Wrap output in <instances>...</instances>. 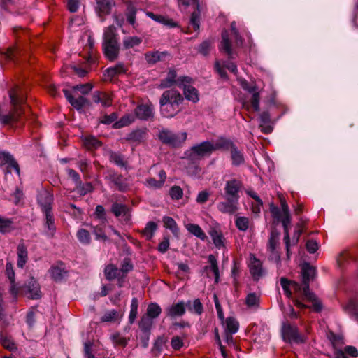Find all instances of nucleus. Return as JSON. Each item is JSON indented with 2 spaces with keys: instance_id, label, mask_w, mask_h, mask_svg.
Segmentation results:
<instances>
[{
  "instance_id": "69168bd1",
  "label": "nucleus",
  "mask_w": 358,
  "mask_h": 358,
  "mask_svg": "<svg viewBox=\"0 0 358 358\" xmlns=\"http://www.w3.org/2000/svg\"><path fill=\"white\" fill-rule=\"evenodd\" d=\"M145 132L141 130H136L129 134L127 140L135 143H140L143 140Z\"/></svg>"
},
{
  "instance_id": "a18cd8bd",
  "label": "nucleus",
  "mask_w": 358,
  "mask_h": 358,
  "mask_svg": "<svg viewBox=\"0 0 358 358\" xmlns=\"http://www.w3.org/2000/svg\"><path fill=\"white\" fill-rule=\"evenodd\" d=\"M6 173H10L13 170H14L17 175H20V167L17 162V161L13 158V157L9 153L8 156L6 157Z\"/></svg>"
},
{
  "instance_id": "a19ab883",
  "label": "nucleus",
  "mask_w": 358,
  "mask_h": 358,
  "mask_svg": "<svg viewBox=\"0 0 358 358\" xmlns=\"http://www.w3.org/2000/svg\"><path fill=\"white\" fill-rule=\"evenodd\" d=\"M83 142L87 150H94L101 146V142L92 136L85 137Z\"/></svg>"
},
{
  "instance_id": "8fccbe9b",
  "label": "nucleus",
  "mask_w": 358,
  "mask_h": 358,
  "mask_svg": "<svg viewBox=\"0 0 358 358\" xmlns=\"http://www.w3.org/2000/svg\"><path fill=\"white\" fill-rule=\"evenodd\" d=\"M121 316L115 310L107 311L101 317V322H115L119 320Z\"/></svg>"
},
{
  "instance_id": "e2e57ef3",
  "label": "nucleus",
  "mask_w": 358,
  "mask_h": 358,
  "mask_svg": "<svg viewBox=\"0 0 358 358\" xmlns=\"http://www.w3.org/2000/svg\"><path fill=\"white\" fill-rule=\"evenodd\" d=\"M189 29L198 31L199 29V11H194L192 13L189 25Z\"/></svg>"
},
{
  "instance_id": "72a5a7b5",
  "label": "nucleus",
  "mask_w": 358,
  "mask_h": 358,
  "mask_svg": "<svg viewBox=\"0 0 358 358\" xmlns=\"http://www.w3.org/2000/svg\"><path fill=\"white\" fill-rule=\"evenodd\" d=\"M213 242L217 248L224 247V238L222 233L215 229H213L209 232Z\"/></svg>"
},
{
  "instance_id": "5701e85b",
  "label": "nucleus",
  "mask_w": 358,
  "mask_h": 358,
  "mask_svg": "<svg viewBox=\"0 0 358 358\" xmlns=\"http://www.w3.org/2000/svg\"><path fill=\"white\" fill-rule=\"evenodd\" d=\"M95 103H100L103 106H110L112 104V96L105 92L96 91L92 96Z\"/></svg>"
},
{
  "instance_id": "393cba45",
  "label": "nucleus",
  "mask_w": 358,
  "mask_h": 358,
  "mask_svg": "<svg viewBox=\"0 0 358 358\" xmlns=\"http://www.w3.org/2000/svg\"><path fill=\"white\" fill-rule=\"evenodd\" d=\"M6 275L8 277L10 284V292L13 296H16L19 292L18 288L16 287L15 282V272L13 264L10 262H7L6 265Z\"/></svg>"
},
{
  "instance_id": "c03bdc74",
  "label": "nucleus",
  "mask_w": 358,
  "mask_h": 358,
  "mask_svg": "<svg viewBox=\"0 0 358 358\" xmlns=\"http://www.w3.org/2000/svg\"><path fill=\"white\" fill-rule=\"evenodd\" d=\"M250 224L251 222L247 217L238 216L235 220L236 227L238 230L242 231H246L250 227Z\"/></svg>"
},
{
  "instance_id": "7c9ffc66",
  "label": "nucleus",
  "mask_w": 358,
  "mask_h": 358,
  "mask_svg": "<svg viewBox=\"0 0 358 358\" xmlns=\"http://www.w3.org/2000/svg\"><path fill=\"white\" fill-rule=\"evenodd\" d=\"M230 153L231 159L234 166H238L244 163L245 159L243 154L240 150H238L236 145L231 148Z\"/></svg>"
},
{
  "instance_id": "680f3d73",
  "label": "nucleus",
  "mask_w": 358,
  "mask_h": 358,
  "mask_svg": "<svg viewBox=\"0 0 358 358\" xmlns=\"http://www.w3.org/2000/svg\"><path fill=\"white\" fill-rule=\"evenodd\" d=\"M1 343L3 347L6 349H8L10 351H12L16 349L15 344L14 343L12 338L9 336H4L3 334L1 335Z\"/></svg>"
},
{
  "instance_id": "423d86ee",
  "label": "nucleus",
  "mask_w": 358,
  "mask_h": 358,
  "mask_svg": "<svg viewBox=\"0 0 358 358\" xmlns=\"http://www.w3.org/2000/svg\"><path fill=\"white\" fill-rule=\"evenodd\" d=\"M187 136L186 132L175 134L169 129H164L159 131L158 137L165 144L173 147H178L186 141Z\"/></svg>"
},
{
  "instance_id": "c85d7f7f",
  "label": "nucleus",
  "mask_w": 358,
  "mask_h": 358,
  "mask_svg": "<svg viewBox=\"0 0 358 358\" xmlns=\"http://www.w3.org/2000/svg\"><path fill=\"white\" fill-rule=\"evenodd\" d=\"M96 3V10L100 17L108 15L110 13L113 5L112 0H98Z\"/></svg>"
},
{
  "instance_id": "603ef678",
  "label": "nucleus",
  "mask_w": 358,
  "mask_h": 358,
  "mask_svg": "<svg viewBox=\"0 0 358 358\" xmlns=\"http://www.w3.org/2000/svg\"><path fill=\"white\" fill-rule=\"evenodd\" d=\"M163 223L164 227L170 229L173 234L176 235L178 234L179 229L178 227L177 223L172 217L169 216H164L163 217Z\"/></svg>"
},
{
  "instance_id": "774afa93",
  "label": "nucleus",
  "mask_w": 358,
  "mask_h": 358,
  "mask_svg": "<svg viewBox=\"0 0 358 358\" xmlns=\"http://www.w3.org/2000/svg\"><path fill=\"white\" fill-rule=\"evenodd\" d=\"M94 215L96 216V217L97 219H99L100 220V222H101V224H105L106 222L107 221L106 217L105 209L103 207V206H101V205H98L96 207Z\"/></svg>"
},
{
  "instance_id": "f8f14e48",
  "label": "nucleus",
  "mask_w": 358,
  "mask_h": 358,
  "mask_svg": "<svg viewBox=\"0 0 358 358\" xmlns=\"http://www.w3.org/2000/svg\"><path fill=\"white\" fill-rule=\"evenodd\" d=\"M164 313L167 317L171 318L181 317L185 313V303L183 301L173 303L165 308Z\"/></svg>"
},
{
  "instance_id": "4c0bfd02",
  "label": "nucleus",
  "mask_w": 358,
  "mask_h": 358,
  "mask_svg": "<svg viewBox=\"0 0 358 358\" xmlns=\"http://www.w3.org/2000/svg\"><path fill=\"white\" fill-rule=\"evenodd\" d=\"M260 296L255 292L247 295L245 303L249 308L257 309L259 306Z\"/></svg>"
},
{
  "instance_id": "20e7f679",
  "label": "nucleus",
  "mask_w": 358,
  "mask_h": 358,
  "mask_svg": "<svg viewBox=\"0 0 358 358\" xmlns=\"http://www.w3.org/2000/svg\"><path fill=\"white\" fill-rule=\"evenodd\" d=\"M281 205V210L273 203L270 204V211L273 217L279 222H281L284 228V241L286 246L287 257L290 258L291 241L289 234V227L291 223V215L289 206L282 196H279Z\"/></svg>"
},
{
  "instance_id": "2eb2a0df",
  "label": "nucleus",
  "mask_w": 358,
  "mask_h": 358,
  "mask_svg": "<svg viewBox=\"0 0 358 358\" xmlns=\"http://www.w3.org/2000/svg\"><path fill=\"white\" fill-rule=\"evenodd\" d=\"M106 178L111 181L119 191L125 192L128 189V185L122 176L113 171H108Z\"/></svg>"
},
{
  "instance_id": "7ed1b4c3",
  "label": "nucleus",
  "mask_w": 358,
  "mask_h": 358,
  "mask_svg": "<svg viewBox=\"0 0 358 358\" xmlns=\"http://www.w3.org/2000/svg\"><path fill=\"white\" fill-rule=\"evenodd\" d=\"M184 101L182 95L176 90H166L159 99L160 112L163 117L171 118L181 110V105Z\"/></svg>"
},
{
  "instance_id": "1a4fd4ad",
  "label": "nucleus",
  "mask_w": 358,
  "mask_h": 358,
  "mask_svg": "<svg viewBox=\"0 0 358 358\" xmlns=\"http://www.w3.org/2000/svg\"><path fill=\"white\" fill-rule=\"evenodd\" d=\"M21 290L24 296L31 299H38L41 297L40 285L34 278H30L21 287Z\"/></svg>"
},
{
  "instance_id": "dca6fc26",
  "label": "nucleus",
  "mask_w": 358,
  "mask_h": 358,
  "mask_svg": "<svg viewBox=\"0 0 358 358\" xmlns=\"http://www.w3.org/2000/svg\"><path fill=\"white\" fill-rule=\"evenodd\" d=\"M225 201L218 203L217 208L222 213L234 214L238 210V201L225 198Z\"/></svg>"
},
{
  "instance_id": "bb28decb",
  "label": "nucleus",
  "mask_w": 358,
  "mask_h": 358,
  "mask_svg": "<svg viewBox=\"0 0 358 358\" xmlns=\"http://www.w3.org/2000/svg\"><path fill=\"white\" fill-rule=\"evenodd\" d=\"M189 84L185 83V85H182L184 90V94L187 100L196 103L199 100L198 91L195 87L190 86Z\"/></svg>"
},
{
  "instance_id": "09e8293b",
  "label": "nucleus",
  "mask_w": 358,
  "mask_h": 358,
  "mask_svg": "<svg viewBox=\"0 0 358 358\" xmlns=\"http://www.w3.org/2000/svg\"><path fill=\"white\" fill-rule=\"evenodd\" d=\"M153 320L154 319L145 314L141 318L139 322V328L143 332H150V330L153 325Z\"/></svg>"
},
{
  "instance_id": "ddd939ff",
  "label": "nucleus",
  "mask_w": 358,
  "mask_h": 358,
  "mask_svg": "<svg viewBox=\"0 0 358 358\" xmlns=\"http://www.w3.org/2000/svg\"><path fill=\"white\" fill-rule=\"evenodd\" d=\"M249 268L250 272L255 280H259L263 275L262 263L253 255H250Z\"/></svg>"
},
{
  "instance_id": "4d7b16f0",
  "label": "nucleus",
  "mask_w": 358,
  "mask_h": 358,
  "mask_svg": "<svg viewBox=\"0 0 358 358\" xmlns=\"http://www.w3.org/2000/svg\"><path fill=\"white\" fill-rule=\"evenodd\" d=\"M78 241L85 245H87L91 241L90 234L88 231L84 229H80L76 234Z\"/></svg>"
},
{
  "instance_id": "f704fd0d",
  "label": "nucleus",
  "mask_w": 358,
  "mask_h": 358,
  "mask_svg": "<svg viewBox=\"0 0 358 358\" xmlns=\"http://www.w3.org/2000/svg\"><path fill=\"white\" fill-rule=\"evenodd\" d=\"M147 15L152 20H154L155 21L158 22L169 27H175L177 25L176 23L173 21V20L164 17L163 15H155L152 12L147 13Z\"/></svg>"
},
{
  "instance_id": "2f4dec72",
  "label": "nucleus",
  "mask_w": 358,
  "mask_h": 358,
  "mask_svg": "<svg viewBox=\"0 0 358 358\" xmlns=\"http://www.w3.org/2000/svg\"><path fill=\"white\" fill-rule=\"evenodd\" d=\"M143 39L138 36H126L122 40V47L125 50L134 48L142 43Z\"/></svg>"
},
{
  "instance_id": "f03ea898",
  "label": "nucleus",
  "mask_w": 358,
  "mask_h": 358,
  "mask_svg": "<svg viewBox=\"0 0 358 358\" xmlns=\"http://www.w3.org/2000/svg\"><path fill=\"white\" fill-rule=\"evenodd\" d=\"M280 285L287 297L291 298L294 293L297 298H301L312 302L313 308L316 312L322 310L320 301L310 292L308 285H304L303 282L301 285L295 281L289 280L285 278H281Z\"/></svg>"
},
{
  "instance_id": "58836bf2",
  "label": "nucleus",
  "mask_w": 358,
  "mask_h": 358,
  "mask_svg": "<svg viewBox=\"0 0 358 358\" xmlns=\"http://www.w3.org/2000/svg\"><path fill=\"white\" fill-rule=\"evenodd\" d=\"M108 157L110 162L115 164L120 167H124L127 165V161L124 156L120 153L113 151L108 152Z\"/></svg>"
},
{
  "instance_id": "6e6d98bb",
  "label": "nucleus",
  "mask_w": 358,
  "mask_h": 358,
  "mask_svg": "<svg viewBox=\"0 0 358 358\" xmlns=\"http://www.w3.org/2000/svg\"><path fill=\"white\" fill-rule=\"evenodd\" d=\"M138 308V301L136 298H133L131 303V310L129 316V321L131 324L135 321Z\"/></svg>"
},
{
  "instance_id": "412c9836",
  "label": "nucleus",
  "mask_w": 358,
  "mask_h": 358,
  "mask_svg": "<svg viewBox=\"0 0 358 358\" xmlns=\"http://www.w3.org/2000/svg\"><path fill=\"white\" fill-rule=\"evenodd\" d=\"M17 265L19 268H22L28 260L27 247L23 241H21L17 247Z\"/></svg>"
},
{
  "instance_id": "4468645a",
  "label": "nucleus",
  "mask_w": 358,
  "mask_h": 358,
  "mask_svg": "<svg viewBox=\"0 0 358 358\" xmlns=\"http://www.w3.org/2000/svg\"><path fill=\"white\" fill-rule=\"evenodd\" d=\"M119 45L116 28L113 25L105 29L103 33V45Z\"/></svg>"
},
{
  "instance_id": "0eeeda50",
  "label": "nucleus",
  "mask_w": 358,
  "mask_h": 358,
  "mask_svg": "<svg viewBox=\"0 0 358 358\" xmlns=\"http://www.w3.org/2000/svg\"><path fill=\"white\" fill-rule=\"evenodd\" d=\"M282 336L283 340L288 343H302L304 338L300 334L296 326L289 323H284L282 327Z\"/></svg>"
},
{
  "instance_id": "37998d69",
  "label": "nucleus",
  "mask_w": 358,
  "mask_h": 358,
  "mask_svg": "<svg viewBox=\"0 0 358 358\" xmlns=\"http://www.w3.org/2000/svg\"><path fill=\"white\" fill-rule=\"evenodd\" d=\"M120 274V270L113 264H108L105 267L104 275L107 280H113Z\"/></svg>"
},
{
  "instance_id": "338daca9",
  "label": "nucleus",
  "mask_w": 358,
  "mask_h": 358,
  "mask_svg": "<svg viewBox=\"0 0 358 358\" xmlns=\"http://www.w3.org/2000/svg\"><path fill=\"white\" fill-rule=\"evenodd\" d=\"M169 194L173 200H179L183 196V191L179 186H173L169 191Z\"/></svg>"
},
{
  "instance_id": "aec40b11",
  "label": "nucleus",
  "mask_w": 358,
  "mask_h": 358,
  "mask_svg": "<svg viewBox=\"0 0 358 358\" xmlns=\"http://www.w3.org/2000/svg\"><path fill=\"white\" fill-rule=\"evenodd\" d=\"M111 211L115 217H122L126 222H128L131 218V214L127 206L115 203L112 205Z\"/></svg>"
},
{
  "instance_id": "4be33fe9",
  "label": "nucleus",
  "mask_w": 358,
  "mask_h": 358,
  "mask_svg": "<svg viewBox=\"0 0 358 358\" xmlns=\"http://www.w3.org/2000/svg\"><path fill=\"white\" fill-rule=\"evenodd\" d=\"M235 144L230 140L226 138H219L215 143H213V151L215 150H231Z\"/></svg>"
},
{
  "instance_id": "0e129e2a",
  "label": "nucleus",
  "mask_w": 358,
  "mask_h": 358,
  "mask_svg": "<svg viewBox=\"0 0 358 358\" xmlns=\"http://www.w3.org/2000/svg\"><path fill=\"white\" fill-rule=\"evenodd\" d=\"M279 243V234L271 232L268 241V249L271 252H274Z\"/></svg>"
},
{
  "instance_id": "5fc2aeb1",
  "label": "nucleus",
  "mask_w": 358,
  "mask_h": 358,
  "mask_svg": "<svg viewBox=\"0 0 358 358\" xmlns=\"http://www.w3.org/2000/svg\"><path fill=\"white\" fill-rule=\"evenodd\" d=\"M93 189V186L90 182L83 184L82 182L80 181V184H77L76 185V190L80 195L82 196H84L87 193L92 192Z\"/></svg>"
},
{
  "instance_id": "3c124183",
  "label": "nucleus",
  "mask_w": 358,
  "mask_h": 358,
  "mask_svg": "<svg viewBox=\"0 0 358 358\" xmlns=\"http://www.w3.org/2000/svg\"><path fill=\"white\" fill-rule=\"evenodd\" d=\"M248 92L252 93L251 98V106L255 111H259V94L257 92V87L255 86L250 87L248 88Z\"/></svg>"
},
{
  "instance_id": "a878e982",
  "label": "nucleus",
  "mask_w": 358,
  "mask_h": 358,
  "mask_svg": "<svg viewBox=\"0 0 358 358\" xmlns=\"http://www.w3.org/2000/svg\"><path fill=\"white\" fill-rule=\"evenodd\" d=\"M315 274V268L309 264H304L301 268V275L304 285H308L313 279Z\"/></svg>"
},
{
  "instance_id": "cd10ccee",
  "label": "nucleus",
  "mask_w": 358,
  "mask_h": 358,
  "mask_svg": "<svg viewBox=\"0 0 358 358\" xmlns=\"http://www.w3.org/2000/svg\"><path fill=\"white\" fill-rule=\"evenodd\" d=\"M45 216V225L47 228L45 234L48 237H53L56 231V227L55 224V220L52 212L44 213Z\"/></svg>"
},
{
  "instance_id": "b1692460",
  "label": "nucleus",
  "mask_w": 358,
  "mask_h": 358,
  "mask_svg": "<svg viewBox=\"0 0 358 358\" xmlns=\"http://www.w3.org/2000/svg\"><path fill=\"white\" fill-rule=\"evenodd\" d=\"M50 273L55 281H59L66 275L67 271L62 263H59L51 267Z\"/></svg>"
},
{
  "instance_id": "864d4df0",
  "label": "nucleus",
  "mask_w": 358,
  "mask_h": 358,
  "mask_svg": "<svg viewBox=\"0 0 358 358\" xmlns=\"http://www.w3.org/2000/svg\"><path fill=\"white\" fill-rule=\"evenodd\" d=\"M239 328L238 322L234 317H227L226 320L225 331L235 334Z\"/></svg>"
},
{
  "instance_id": "ea45409f",
  "label": "nucleus",
  "mask_w": 358,
  "mask_h": 358,
  "mask_svg": "<svg viewBox=\"0 0 358 358\" xmlns=\"http://www.w3.org/2000/svg\"><path fill=\"white\" fill-rule=\"evenodd\" d=\"M157 229V224L152 221L148 222L145 227L141 231L142 235L147 239L150 240L153 237Z\"/></svg>"
},
{
  "instance_id": "a211bd4d",
  "label": "nucleus",
  "mask_w": 358,
  "mask_h": 358,
  "mask_svg": "<svg viewBox=\"0 0 358 358\" xmlns=\"http://www.w3.org/2000/svg\"><path fill=\"white\" fill-rule=\"evenodd\" d=\"M63 92L68 101L76 110L82 109L83 107L88 103L87 99L82 96H79L78 97L75 98L68 90L64 89Z\"/></svg>"
},
{
  "instance_id": "39448f33",
  "label": "nucleus",
  "mask_w": 358,
  "mask_h": 358,
  "mask_svg": "<svg viewBox=\"0 0 358 358\" xmlns=\"http://www.w3.org/2000/svg\"><path fill=\"white\" fill-rule=\"evenodd\" d=\"M213 152V143L208 141L201 142L192 147L186 152L187 157L193 162L209 157Z\"/></svg>"
},
{
  "instance_id": "bf43d9fd",
  "label": "nucleus",
  "mask_w": 358,
  "mask_h": 358,
  "mask_svg": "<svg viewBox=\"0 0 358 358\" xmlns=\"http://www.w3.org/2000/svg\"><path fill=\"white\" fill-rule=\"evenodd\" d=\"M110 338L115 345L125 347L128 343V340L120 333L113 334L111 335Z\"/></svg>"
},
{
  "instance_id": "de8ad7c7",
  "label": "nucleus",
  "mask_w": 358,
  "mask_h": 358,
  "mask_svg": "<svg viewBox=\"0 0 358 358\" xmlns=\"http://www.w3.org/2000/svg\"><path fill=\"white\" fill-rule=\"evenodd\" d=\"M106 71L108 76L112 78L117 75L126 73L127 69L124 64L119 63L113 67L108 68Z\"/></svg>"
},
{
  "instance_id": "13d9d810",
  "label": "nucleus",
  "mask_w": 358,
  "mask_h": 358,
  "mask_svg": "<svg viewBox=\"0 0 358 358\" xmlns=\"http://www.w3.org/2000/svg\"><path fill=\"white\" fill-rule=\"evenodd\" d=\"M231 35L234 40L236 46L241 47L243 45V39L239 36L235 22L231 23Z\"/></svg>"
},
{
  "instance_id": "c756f323",
  "label": "nucleus",
  "mask_w": 358,
  "mask_h": 358,
  "mask_svg": "<svg viewBox=\"0 0 358 358\" xmlns=\"http://www.w3.org/2000/svg\"><path fill=\"white\" fill-rule=\"evenodd\" d=\"M259 120L262 131L264 134H270L273 130V127L270 125L271 116L269 113L267 111L262 112L259 115Z\"/></svg>"
},
{
  "instance_id": "f3484780",
  "label": "nucleus",
  "mask_w": 358,
  "mask_h": 358,
  "mask_svg": "<svg viewBox=\"0 0 358 358\" xmlns=\"http://www.w3.org/2000/svg\"><path fill=\"white\" fill-rule=\"evenodd\" d=\"M135 113L138 118L143 120H148L153 117L152 104H141L135 109Z\"/></svg>"
},
{
  "instance_id": "6e6552de",
  "label": "nucleus",
  "mask_w": 358,
  "mask_h": 358,
  "mask_svg": "<svg viewBox=\"0 0 358 358\" xmlns=\"http://www.w3.org/2000/svg\"><path fill=\"white\" fill-rule=\"evenodd\" d=\"M177 74L175 70H170L166 75V77L162 79L160 82L159 87L161 88H169L176 85L179 87H182L185 83H191L192 79L189 76H181L176 78Z\"/></svg>"
},
{
  "instance_id": "e433bc0d",
  "label": "nucleus",
  "mask_w": 358,
  "mask_h": 358,
  "mask_svg": "<svg viewBox=\"0 0 358 358\" xmlns=\"http://www.w3.org/2000/svg\"><path fill=\"white\" fill-rule=\"evenodd\" d=\"M187 230L202 241H205L207 236L199 225L196 224H187L185 225Z\"/></svg>"
},
{
  "instance_id": "9b49d317",
  "label": "nucleus",
  "mask_w": 358,
  "mask_h": 358,
  "mask_svg": "<svg viewBox=\"0 0 358 358\" xmlns=\"http://www.w3.org/2000/svg\"><path fill=\"white\" fill-rule=\"evenodd\" d=\"M53 195L47 190H42L38 195V203L43 213L52 212Z\"/></svg>"
},
{
  "instance_id": "052dcab7",
  "label": "nucleus",
  "mask_w": 358,
  "mask_h": 358,
  "mask_svg": "<svg viewBox=\"0 0 358 358\" xmlns=\"http://www.w3.org/2000/svg\"><path fill=\"white\" fill-rule=\"evenodd\" d=\"M136 9L134 6L131 3H129L127 6L126 15L128 22L131 25H134L136 22Z\"/></svg>"
},
{
  "instance_id": "f257e3e1",
  "label": "nucleus",
  "mask_w": 358,
  "mask_h": 358,
  "mask_svg": "<svg viewBox=\"0 0 358 358\" xmlns=\"http://www.w3.org/2000/svg\"><path fill=\"white\" fill-rule=\"evenodd\" d=\"M9 98L11 109L8 114H0V122L12 127L22 125L24 124L27 91L23 87L16 85L9 91Z\"/></svg>"
},
{
  "instance_id": "79ce46f5",
  "label": "nucleus",
  "mask_w": 358,
  "mask_h": 358,
  "mask_svg": "<svg viewBox=\"0 0 358 358\" xmlns=\"http://www.w3.org/2000/svg\"><path fill=\"white\" fill-rule=\"evenodd\" d=\"M166 55L165 52H150L145 55V59L149 64H155L157 62L162 60L164 57Z\"/></svg>"
},
{
  "instance_id": "9d476101",
  "label": "nucleus",
  "mask_w": 358,
  "mask_h": 358,
  "mask_svg": "<svg viewBox=\"0 0 358 358\" xmlns=\"http://www.w3.org/2000/svg\"><path fill=\"white\" fill-rule=\"evenodd\" d=\"M242 187V182L237 179H232L226 182L224 187V197L238 201L239 192Z\"/></svg>"
},
{
  "instance_id": "6ab92c4d",
  "label": "nucleus",
  "mask_w": 358,
  "mask_h": 358,
  "mask_svg": "<svg viewBox=\"0 0 358 358\" xmlns=\"http://www.w3.org/2000/svg\"><path fill=\"white\" fill-rule=\"evenodd\" d=\"M220 50L225 53L229 59H234V52L231 49V43L229 39V34L227 31L222 32V41L220 46Z\"/></svg>"
},
{
  "instance_id": "c9c22d12",
  "label": "nucleus",
  "mask_w": 358,
  "mask_h": 358,
  "mask_svg": "<svg viewBox=\"0 0 358 358\" xmlns=\"http://www.w3.org/2000/svg\"><path fill=\"white\" fill-rule=\"evenodd\" d=\"M103 53L110 61L115 60L119 55V45H103Z\"/></svg>"
},
{
  "instance_id": "49530a36",
  "label": "nucleus",
  "mask_w": 358,
  "mask_h": 358,
  "mask_svg": "<svg viewBox=\"0 0 358 358\" xmlns=\"http://www.w3.org/2000/svg\"><path fill=\"white\" fill-rule=\"evenodd\" d=\"M162 313V308L157 303L148 304L145 315L152 319H156Z\"/></svg>"
},
{
  "instance_id": "473e14b6",
  "label": "nucleus",
  "mask_w": 358,
  "mask_h": 358,
  "mask_svg": "<svg viewBox=\"0 0 358 358\" xmlns=\"http://www.w3.org/2000/svg\"><path fill=\"white\" fill-rule=\"evenodd\" d=\"M185 306L189 312L199 315H201L203 311V304L199 299H196L193 301H188L186 303Z\"/></svg>"
}]
</instances>
